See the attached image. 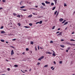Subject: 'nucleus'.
I'll list each match as a JSON object with an SVG mask.
<instances>
[{
	"label": "nucleus",
	"mask_w": 75,
	"mask_h": 75,
	"mask_svg": "<svg viewBox=\"0 0 75 75\" xmlns=\"http://www.w3.org/2000/svg\"><path fill=\"white\" fill-rule=\"evenodd\" d=\"M44 58V57L42 56V57H40L39 58L38 60V61H41V59H43Z\"/></svg>",
	"instance_id": "obj_1"
},
{
	"label": "nucleus",
	"mask_w": 75,
	"mask_h": 75,
	"mask_svg": "<svg viewBox=\"0 0 75 75\" xmlns=\"http://www.w3.org/2000/svg\"><path fill=\"white\" fill-rule=\"evenodd\" d=\"M64 21V19L62 18H61L59 19V21L60 22H62V21Z\"/></svg>",
	"instance_id": "obj_2"
},
{
	"label": "nucleus",
	"mask_w": 75,
	"mask_h": 75,
	"mask_svg": "<svg viewBox=\"0 0 75 75\" xmlns=\"http://www.w3.org/2000/svg\"><path fill=\"white\" fill-rule=\"evenodd\" d=\"M14 52L13 51V50H12L11 51V55H13V54H14Z\"/></svg>",
	"instance_id": "obj_3"
},
{
	"label": "nucleus",
	"mask_w": 75,
	"mask_h": 75,
	"mask_svg": "<svg viewBox=\"0 0 75 75\" xmlns=\"http://www.w3.org/2000/svg\"><path fill=\"white\" fill-rule=\"evenodd\" d=\"M32 16H33V15L31 14H30L28 16V17L29 18H31L32 17Z\"/></svg>",
	"instance_id": "obj_4"
},
{
	"label": "nucleus",
	"mask_w": 75,
	"mask_h": 75,
	"mask_svg": "<svg viewBox=\"0 0 75 75\" xmlns=\"http://www.w3.org/2000/svg\"><path fill=\"white\" fill-rule=\"evenodd\" d=\"M1 33L2 34H4V33H6V32L4 31H2L1 32Z\"/></svg>",
	"instance_id": "obj_5"
},
{
	"label": "nucleus",
	"mask_w": 75,
	"mask_h": 75,
	"mask_svg": "<svg viewBox=\"0 0 75 75\" xmlns=\"http://www.w3.org/2000/svg\"><path fill=\"white\" fill-rule=\"evenodd\" d=\"M25 28H30V27L29 26H25Z\"/></svg>",
	"instance_id": "obj_6"
},
{
	"label": "nucleus",
	"mask_w": 75,
	"mask_h": 75,
	"mask_svg": "<svg viewBox=\"0 0 75 75\" xmlns=\"http://www.w3.org/2000/svg\"><path fill=\"white\" fill-rule=\"evenodd\" d=\"M45 3L46 4H50V2H48V1H46Z\"/></svg>",
	"instance_id": "obj_7"
},
{
	"label": "nucleus",
	"mask_w": 75,
	"mask_h": 75,
	"mask_svg": "<svg viewBox=\"0 0 75 75\" xmlns=\"http://www.w3.org/2000/svg\"><path fill=\"white\" fill-rule=\"evenodd\" d=\"M70 45H71L72 46H75V44H70Z\"/></svg>",
	"instance_id": "obj_8"
},
{
	"label": "nucleus",
	"mask_w": 75,
	"mask_h": 75,
	"mask_svg": "<svg viewBox=\"0 0 75 75\" xmlns=\"http://www.w3.org/2000/svg\"><path fill=\"white\" fill-rule=\"evenodd\" d=\"M55 2V4H56L57 3V0H54Z\"/></svg>",
	"instance_id": "obj_9"
},
{
	"label": "nucleus",
	"mask_w": 75,
	"mask_h": 75,
	"mask_svg": "<svg viewBox=\"0 0 75 75\" xmlns=\"http://www.w3.org/2000/svg\"><path fill=\"white\" fill-rule=\"evenodd\" d=\"M25 8V6H21V7H20V8Z\"/></svg>",
	"instance_id": "obj_10"
},
{
	"label": "nucleus",
	"mask_w": 75,
	"mask_h": 75,
	"mask_svg": "<svg viewBox=\"0 0 75 75\" xmlns=\"http://www.w3.org/2000/svg\"><path fill=\"white\" fill-rule=\"evenodd\" d=\"M20 10H22L24 11H27V9H20Z\"/></svg>",
	"instance_id": "obj_11"
},
{
	"label": "nucleus",
	"mask_w": 75,
	"mask_h": 75,
	"mask_svg": "<svg viewBox=\"0 0 75 75\" xmlns=\"http://www.w3.org/2000/svg\"><path fill=\"white\" fill-rule=\"evenodd\" d=\"M42 4L43 6H45V3H42Z\"/></svg>",
	"instance_id": "obj_12"
},
{
	"label": "nucleus",
	"mask_w": 75,
	"mask_h": 75,
	"mask_svg": "<svg viewBox=\"0 0 75 75\" xmlns=\"http://www.w3.org/2000/svg\"><path fill=\"white\" fill-rule=\"evenodd\" d=\"M59 35H62V32H60L59 34Z\"/></svg>",
	"instance_id": "obj_13"
},
{
	"label": "nucleus",
	"mask_w": 75,
	"mask_h": 75,
	"mask_svg": "<svg viewBox=\"0 0 75 75\" xmlns=\"http://www.w3.org/2000/svg\"><path fill=\"white\" fill-rule=\"evenodd\" d=\"M60 46L62 47V48H64V47H65V46H64V45H60Z\"/></svg>",
	"instance_id": "obj_14"
},
{
	"label": "nucleus",
	"mask_w": 75,
	"mask_h": 75,
	"mask_svg": "<svg viewBox=\"0 0 75 75\" xmlns=\"http://www.w3.org/2000/svg\"><path fill=\"white\" fill-rule=\"evenodd\" d=\"M66 20H64L62 22V24H64V23H65V22H66Z\"/></svg>",
	"instance_id": "obj_15"
},
{
	"label": "nucleus",
	"mask_w": 75,
	"mask_h": 75,
	"mask_svg": "<svg viewBox=\"0 0 75 75\" xmlns=\"http://www.w3.org/2000/svg\"><path fill=\"white\" fill-rule=\"evenodd\" d=\"M56 7L55 6L52 9V10H54L55 9Z\"/></svg>",
	"instance_id": "obj_16"
},
{
	"label": "nucleus",
	"mask_w": 75,
	"mask_h": 75,
	"mask_svg": "<svg viewBox=\"0 0 75 75\" xmlns=\"http://www.w3.org/2000/svg\"><path fill=\"white\" fill-rule=\"evenodd\" d=\"M30 44H32V45H33V44H34V42L33 41H31L30 42Z\"/></svg>",
	"instance_id": "obj_17"
},
{
	"label": "nucleus",
	"mask_w": 75,
	"mask_h": 75,
	"mask_svg": "<svg viewBox=\"0 0 75 75\" xmlns=\"http://www.w3.org/2000/svg\"><path fill=\"white\" fill-rule=\"evenodd\" d=\"M48 67V65H45L44 66V67L46 68L47 67Z\"/></svg>",
	"instance_id": "obj_18"
},
{
	"label": "nucleus",
	"mask_w": 75,
	"mask_h": 75,
	"mask_svg": "<svg viewBox=\"0 0 75 75\" xmlns=\"http://www.w3.org/2000/svg\"><path fill=\"white\" fill-rule=\"evenodd\" d=\"M1 42H4V40H3L1 39Z\"/></svg>",
	"instance_id": "obj_19"
},
{
	"label": "nucleus",
	"mask_w": 75,
	"mask_h": 75,
	"mask_svg": "<svg viewBox=\"0 0 75 75\" xmlns=\"http://www.w3.org/2000/svg\"><path fill=\"white\" fill-rule=\"evenodd\" d=\"M66 44H68V45H70V43L69 42H66Z\"/></svg>",
	"instance_id": "obj_20"
},
{
	"label": "nucleus",
	"mask_w": 75,
	"mask_h": 75,
	"mask_svg": "<svg viewBox=\"0 0 75 75\" xmlns=\"http://www.w3.org/2000/svg\"><path fill=\"white\" fill-rule=\"evenodd\" d=\"M47 54H51V53L50 52H48L47 53Z\"/></svg>",
	"instance_id": "obj_21"
},
{
	"label": "nucleus",
	"mask_w": 75,
	"mask_h": 75,
	"mask_svg": "<svg viewBox=\"0 0 75 75\" xmlns=\"http://www.w3.org/2000/svg\"><path fill=\"white\" fill-rule=\"evenodd\" d=\"M68 24V22H65L64 23V25H66V24Z\"/></svg>",
	"instance_id": "obj_22"
},
{
	"label": "nucleus",
	"mask_w": 75,
	"mask_h": 75,
	"mask_svg": "<svg viewBox=\"0 0 75 75\" xmlns=\"http://www.w3.org/2000/svg\"><path fill=\"white\" fill-rule=\"evenodd\" d=\"M42 23V21H40L39 22V24H41Z\"/></svg>",
	"instance_id": "obj_23"
},
{
	"label": "nucleus",
	"mask_w": 75,
	"mask_h": 75,
	"mask_svg": "<svg viewBox=\"0 0 75 75\" xmlns=\"http://www.w3.org/2000/svg\"><path fill=\"white\" fill-rule=\"evenodd\" d=\"M29 25H30V26H32V25H33V24H32V23H29Z\"/></svg>",
	"instance_id": "obj_24"
},
{
	"label": "nucleus",
	"mask_w": 75,
	"mask_h": 75,
	"mask_svg": "<svg viewBox=\"0 0 75 75\" xmlns=\"http://www.w3.org/2000/svg\"><path fill=\"white\" fill-rule=\"evenodd\" d=\"M70 41H75V40L73 39H71Z\"/></svg>",
	"instance_id": "obj_25"
},
{
	"label": "nucleus",
	"mask_w": 75,
	"mask_h": 75,
	"mask_svg": "<svg viewBox=\"0 0 75 75\" xmlns=\"http://www.w3.org/2000/svg\"><path fill=\"white\" fill-rule=\"evenodd\" d=\"M55 26H54L53 27V28H52V30H54V28H55Z\"/></svg>",
	"instance_id": "obj_26"
},
{
	"label": "nucleus",
	"mask_w": 75,
	"mask_h": 75,
	"mask_svg": "<svg viewBox=\"0 0 75 75\" xmlns=\"http://www.w3.org/2000/svg\"><path fill=\"white\" fill-rule=\"evenodd\" d=\"M57 11H56L55 12L54 14V15H55L57 14Z\"/></svg>",
	"instance_id": "obj_27"
},
{
	"label": "nucleus",
	"mask_w": 75,
	"mask_h": 75,
	"mask_svg": "<svg viewBox=\"0 0 75 75\" xmlns=\"http://www.w3.org/2000/svg\"><path fill=\"white\" fill-rule=\"evenodd\" d=\"M13 16H16L17 14H16V13H13Z\"/></svg>",
	"instance_id": "obj_28"
},
{
	"label": "nucleus",
	"mask_w": 75,
	"mask_h": 75,
	"mask_svg": "<svg viewBox=\"0 0 75 75\" xmlns=\"http://www.w3.org/2000/svg\"><path fill=\"white\" fill-rule=\"evenodd\" d=\"M58 14H59V12H57L56 14V16H58Z\"/></svg>",
	"instance_id": "obj_29"
},
{
	"label": "nucleus",
	"mask_w": 75,
	"mask_h": 75,
	"mask_svg": "<svg viewBox=\"0 0 75 75\" xmlns=\"http://www.w3.org/2000/svg\"><path fill=\"white\" fill-rule=\"evenodd\" d=\"M32 14H33L34 15H37V14H35V13H33Z\"/></svg>",
	"instance_id": "obj_30"
},
{
	"label": "nucleus",
	"mask_w": 75,
	"mask_h": 75,
	"mask_svg": "<svg viewBox=\"0 0 75 75\" xmlns=\"http://www.w3.org/2000/svg\"><path fill=\"white\" fill-rule=\"evenodd\" d=\"M16 39H14L12 40V41H16Z\"/></svg>",
	"instance_id": "obj_31"
},
{
	"label": "nucleus",
	"mask_w": 75,
	"mask_h": 75,
	"mask_svg": "<svg viewBox=\"0 0 75 75\" xmlns=\"http://www.w3.org/2000/svg\"><path fill=\"white\" fill-rule=\"evenodd\" d=\"M53 56H55L56 55L55 54V53L54 52L53 54H52Z\"/></svg>",
	"instance_id": "obj_32"
},
{
	"label": "nucleus",
	"mask_w": 75,
	"mask_h": 75,
	"mask_svg": "<svg viewBox=\"0 0 75 75\" xmlns=\"http://www.w3.org/2000/svg\"><path fill=\"white\" fill-rule=\"evenodd\" d=\"M51 6H54V4L53 3H52L51 4Z\"/></svg>",
	"instance_id": "obj_33"
},
{
	"label": "nucleus",
	"mask_w": 75,
	"mask_h": 75,
	"mask_svg": "<svg viewBox=\"0 0 75 75\" xmlns=\"http://www.w3.org/2000/svg\"><path fill=\"white\" fill-rule=\"evenodd\" d=\"M17 17H18L19 18L20 17V15H18V16H16Z\"/></svg>",
	"instance_id": "obj_34"
},
{
	"label": "nucleus",
	"mask_w": 75,
	"mask_h": 75,
	"mask_svg": "<svg viewBox=\"0 0 75 75\" xmlns=\"http://www.w3.org/2000/svg\"><path fill=\"white\" fill-rule=\"evenodd\" d=\"M23 1H21L20 2V5H21V4H23Z\"/></svg>",
	"instance_id": "obj_35"
},
{
	"label": "nucleus",
	"mask_w": 75,
	"mask_h": 75,
	"mask_svg": "<svg viewBox=\"0 0 75 75\" xmlns=\"http://www.w3.org/2000/svg\"><path fill=\"white\" fill-rule=\"evenodd\" d=\"M18 25H19V26H21V24H20V23H18Z\"/></svg>",
	"instance_id": "obj_36"
},
{
	"label": "nucleus",
	"mask_w": 75,
	"mask_h": 75,
	"mask_svg": "<svg viewBox=\"0 0 75 75\" xmlns=\"http://www.w3.org/2000/svg\"><path fill=\"white\" fill-rule=\"evenodd\" d=\"M29 50V49L28 48H26V51H28Z\"/></svg>",
	"instance_id": "obj_37"
},
{
	"label": "nucleus",
	"mask_w": 75,
	"mask_h": 75,
	"mask_svg": "<svg viewBox=\"0 0 75 75\" xmlns=\"http://www.w3.org/2000/svg\"><path fill=\"white\" fill-rule=\"evenodd\" d=\"M64 6H65L66 7H67V4H64Z\"/></svg>",
	"instance_id": "obj_38"
},
{
	"label": "nucleus",
	"mask_w": 75,
	"mask_h": 75,
	"mask_svg": "<svg viewBox=\"0 0 75 75\" xmlns=\"http://www.w3.org/2000/svg\"><path fill=\"white\" fill-rule=\"evenodd\" d=\"M2 1L3 3H5L6 2V0H3Z\"/></svg>",
	"instance_id": "obj_39"
},
{
	"label": "nucleus",
	"mask_w": 75,
	"mask_h": 75,
	"mask_svg": "<svg viewBox=\"0 0 75 75\" xmlns=\"http://www.w3.org/2000/svg\"><path fill=\"white\" fill-rule=\"evenodd\" d=\"M14 67H18V65H14Z\"/></svg>",
	"instance_id": "obj_40"
},
{
	"label": "nucleus",
	"mask_w": 75,
	"mask_h": 75,
	"mask_svg": "<svg viewBox=\"0 0 75 75\" xmlns=\"http://www.w3.org/2000/svg\"><path fill=\"white\" fill-rule=\"evenodd\" d=\"M44 8V7L43 6H41L40 7V8Z\"/></svg>",
	"instance_id": "obj_41"
},
{
	"label": "nucleus",
	"mask_w": 75,
	"mask_h": 75,
	"mask_svg": "<svg viewBox=\"0 0 75 75\" xmlns=\"http://www.w3.org/2000/svg\"><path fill=\"white\" fill-rule=\"evenodd\" d=\"M3 26H2L1 28H0V29H3Z\"/></svg>",
	"instance_id": "obj_42"
},
{
	"label": "nucleus",
	"mask_w": 75,
	"mask_h": 75,
	"mask_svg": "<svg viewBox=\"0 0 75 75\" xmlns=\"http://www.w3.org/2000/svg\"><path fill=\"white\" fill-rule=\"evenodd\" d=\"M37 65H40V62H38Z\"/></svg>",
	"instance_id": "obj_43"
},
{
	"label": "nucleus",
	"mask_w": 75,
	"mask_h": 75,
	"mask_svg": "<svg viewBox=\"0 0 75 75\" xmlns=\"http://www.w3.org/2000/svg\"><path fill=\"white\" fill-rule=\"evenodd\" d=\"M40 23V22H38L36 23V24H37Z\"/></svg>",
	"instance_id": "obj_44"
},
{
	"label": "nucleus",
	"mask_w": 75,
	"mask_h": 75,
	"mask_svg": "<svg viewBox=\"0 0 75 75\" xmlns=\"http://www.w3.org/2000/svg\"><path fill=\"white\" fill-rule=\"evenodd\" d=\"M8 71H10V68H8Z\"/></svg>",
	"instance_id": "obj_45"
},
{
	"label": "nucleus",
	"mask_w": 75,
	"mask_h": 75,
	"mask_svg": "<svg viewBox=\"0 0 75 75\" xmlns=\"http://www.w3.org/2000/svg\"><path fill=\"white\" fill-rule=\"evenodd\" d=\"M67 49L68 50H70V49H71V47H69L67 48Z\"/></svg>",
	"instance_id": "obj_46"
},
{
	"label": "nucleus",
	"mask_w": 75,
	"mask_h": 75,
	"mask_svg": "<svg viewBox=\"0 0 75 75\" xmlns=\"http://www.w3.org/2000/svg\"><path fill=\"white\" fill-rule=\"evenodd\" d=\"M50 42L51 44H52V43H53V41H51Z\"/></svg>",
	"instance_id": "obj_47"
},
{
	"label": "nucleus",
	"mask_w": 75,
	"mask_h": 75,
	"mask_svg": "<svg viewBox=\"0 0 75 75\" xmlns=\"http://www.w3.org/2000/svg\"><path fill=\"white\" fill-rule=\"evenodd\" d=\"M61 41H64V39H62L61 40Z\"/></svg>",
	"instance_id": "obj_48"
},
{
	"label": "nucleus",
	"mask_w": 75,
	"mask_h": 75,
	"mask_svg": "<svg viewBox=\"0 0 75 75\" xmlns=\"http://www.w3.org/2000/svg\"><path fill=\"white\" fill-rule=\"evenodd\" d=\"M59 64H62V61H60L59 62Z\"/></svg>",
	"instance_id": "obj_49"
},
{
	"label": "nucleus",
	"mask_w": 75,
	"mask_h": 75,
	"mask_svg": "<svg viewBox=\"0 0 75 75\" xmlns=\"http://www.w3.org/2000/svg\"><path fill=\"white\" fill-rule=\"evenodd\" d=\"M58 33H59V31L57 32L56 33V34H58Z\"/></svg>",
	"instance_id": "obj_50"
},
{
	"label": "nucleus",
	"mask_w": 75,
	"mask_h": 75,
	"mask_svg": "<svg viewBox=\"0 0 75 75\" xmlns=\"http://www.w3.org/2000/svg\"><path fill=\"white\" fill-rule=\"evenodd\" d=\"M22 54L23 55H24V54H25V52H23L22 53Z\"/></svg>",
	"instance_id": "obj_51"
},
{
	"label": "nucleus",
	"mask_w": 75,
	"mask_h": 75,
	"mask_svg": "<svg viewBox=\"0 0 75 75\" xmlns=\"http://www.w3.org/2000/svg\"><path fill=\"white\" fill-rule=\"evenodd\" d=\"M11 48H14V47L13 46H11Z\"/></svg>",
	"instance_id": "obj_52"
},
{
	"label": "nucleus",
	"mask_w": 75,
	"mask_h": 75,
	"mask_svg": "<svg viewBox=\"0 0 75 75\" xmlns=\"http://www.w3.org/2000/svg\"><path fill=\"white\" fill-rule=\"evenodd\" d=\"M21 71L23 73H25V72H24V71H22V70H21Z\"/></svg>",
	"instance_id": "obj_53"
},
{
	"label": "nucleus",
	"mask_w": 75,
	"mask_h": 75,
	"mask_svg": "<svg viewBox=\"0 0 75 75\" xmlns=\"http://www.w3.org/2000/svg\"><path fill=\"white\" fill-rule=\"evenodd\" d=\"M61 30V29L60 28H59L58 29V30Z\"/></svg>",
	"instance_id": "obj_54"
},
{
	"label": "nucleus",
	"mask_w": 75,
	"mask_h": 75,
	"mask_svg": "<svg viewBox=\"0 0 75 75\" xmlns=\"http://www.w3.org/2000/svg\"><path fill=\"white\" fill-rule=\"evenodd\" d=\"M30 53H31V54H32L33 52H32V51H30Z\"/></svg>",
	"instance_id": "obj_55"
},
{
	"label": "nucleus",
	"mask_w": 75,
	"mask_h": 75,
	"mask_svg": "<svg viewBox=\"0 0 75 75\" xmlns=\"http://www.w3.org/2000/svg\"><path fill=\"white\" fill-rule=\"evenodd\" d=\"M74 34V32H73L72 33H71V34Z\"/></svg>",
	"instance_id": "obj_56"
},
{
	"label": "nucleus",
	"mask_w": 75,
	"mask_h": 75,
	"mask_svg": "<svg viewBox=\"0 0 75 75\" xmlns=\"http://www.w3.org/2000/svg\"><path fill=\"white\" fill-rule=\"evenodd\" d=\"M54 64H56V63H55V61L54 62Z\"/></svg>",
	"instance_id": "obj_57"
},
{
	"label": "nucleus",
	"mask_w": 75,
	"mask_h": 75,
	"mask_svg": "<svg viewBox=\"0 0 75 75\" xmlns=\"http://www.w3.org/2000/svg\"><path fill=\"white\" fill-rule=\"evenodd\" d=\"M35 8H38V6H35Z\"/></svg>",
	"instance_id": "obj_58"
},
{
	"label": "nucleus",
	"mask_w": 75,
	"mask_h": 75,
	"mask_svg": "<svg viewBox=\"0 0 75 75\" xmlns=\"http://www.w3.org/2000/svg\"><path fill=\"white\" fill-rule=\"evenodd\" d=\"M66 52H68V50H66Z\"/></svg>",
	"instance_id": "obj_59"
},
{
	"label": "nucleus",
	"mask_w": 75,
	"mask_h": 75,
	"mask_svg": "<svg viewBox=\"0 0 75 75\" xmlns=\"http://www.w3.org/2000/svg\"><path fill=\"white\" fill-rule=\"evenodd\" d=\"M38 50H40V48H39V47L38 46Z\"/></svg>",
	"instance_id": "obj_60"
},
{
	"label": "nucleus",
	"mask_w": 75,
	"mask_h": 75,
	"mask_svg": "<svg viewBox=\"0 0 75 75\" xmlns=\"http://www.w3.org/2000/svg\"><path fill=\"white\" fill-rule=\"evenodd\" d=\"M2 9H3V8H0V10H1Z\"/></svg>",
	"instance_id": "obj_61"
},
{
	"label": "nucleus",
	"mask_w": 75,
	"mask_h": 75,
	"mask_svg": "<svg viewBox=\"0 0 75 75\" xmlns=\"http://www.w3.org/2000/svg\"><path fill=\"white\" fill-rule=\"evenodd\" d=\"M6 61H7L8 62V60L7 59L5 60Z\"/></svg>",
	"instance_id": "obj_62"
},
{
	"label": "nucleus",
	"mask_w": 75,
	"mask_h": 75,
	"mask_svg": "<svg viewBox=\"0 0 75 75\" xmlns=\"http://www.w3.org/2000/svg\"><path fill=\"white\" fill-rule=\"evenodd\" d=\"M32 3V2H30L29 3V4H30Z\"/></svg>",
	"instance_id": "obj_63"
},
{
	"label": "nucleus",
	"mask_w": 75,
	"mask_h": 75,
	"mask_svg": "<svg viewBox=\"0 0 75 75\" xmlns=\"http://www.w3.org/2000/svg\"><path fill=\"white\" fill-rule=\"evenodd\" d=\"M53 68V67H51V69H52Z\"/></svg>",
	"instance_id": "obj_64"
}]
</instances>
